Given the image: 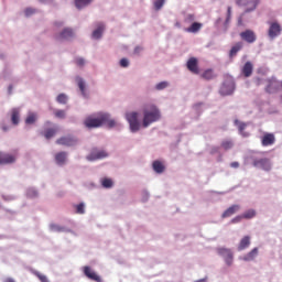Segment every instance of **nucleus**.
<instances>
[{
	"label": "nucleus",
	"mask_w": 282,
	"mask_h": 282,
	"mask_svg": "<svg viewBox=\"0 0 282 282\" xmlns=\"http://www.w3.org/2000/svg\"><path fill=\"white\" fill-rule=\"evenodd\" d=\"M84 124L87 127V129H97L98 127H102V124H107L109 129L120 126V123H118V121L115 119H111V115L107 112L99 113L97 118L87 117Z\"/></svg>",
	"instance_id": "obj_1"
},
{
	"label": "nucleus",
	"mask_w": 282,
	"mask_h": 282,
	"mask_svg": "<svg viewBox=\"0 0 282 282\" xmlns=\"http://www.w3.org/2000/svg\"><path fill=\"white\" fill-rule=\"evenodd\" d=\"M249 161L254 169L270 173L272 171V160L265 158L263 153L256 152L249 156Z\"/></svg>",
	"instance_id": "obj_2"
},
{
	"label": "nucleus",
	"mask_w": 282,
	"mask_h": 282,
	"mask_svg": "<svg viewBox=\"0 0 282 282\" xmlns=\"http://www.w3.org/2000/svg\"><path fill=\"white\" fill-rule=\"evenodd\" d=\"M162 115L160 113V109L155 105L147 106L143 109V121L142 127L143 129H148V127H151L153 122H158Z\"/></svg>",
	"instance_id": "obj_3"
},
{
	"label": "nucleus",
	"mask_w": 282,
	"mask_h": 282,
	"mask_svg": "<svg viewBox=\"0 0 282 282\" xmlns=\"http://www.w3.org/2000/svg\"><path fill=\"white\" fill-rule=\"evenodd\" d=\"M236 89L237 85L235 84V78H232V76H227L223 82L219 94L220 96H232Z\"/></svg>",
	"instance_id": "obj_4"
},
{
	"label": "nucleus",
	"mask_w": 282,
	"mask_h": 282,
	"mask_svg": "<svg viewBox=\"0 0 282 282\" xmlns=\"http://www.w3.org/2000/svg\"><path fill=\"white\" fill-rule=\"evenodd\" d=\"M140 113L137 111L126 113V120L130 127L131 133H138L140 131Z\"/></svg>",
	"instance_id": "obj_5"
},
{
	"label": "nucleus",
	"mask_w": 282,
	"mask_h": 282,
	"mask_svg": "<svg viewBox=\"0 0 282 282\" xmlns=\"http://www.w3.org/2000/svg\"><path fill=\"white\" fill-rule=\"evenodd\" d=\"M217 253L224 259L226 265L230 267L235 262V253L232 252V249L220 247L217 248Z\"/></svg>",
	"instance_id": "obj_6"
},
{
	"label": "nucleus",
	"mask_w": 282,
	"mask_h": 282,
	"mask_svg": "<svg viewBox=\"0 0 282 282\" xmlns=\"http://www.w3.org/2000/svg\"><path fill=\"white\" fill-rule=\"evenodd\" d=\"M267 86L265 91L267 94H278L279 89H281V82L276 79V77H270L265 79Z\"/></svg>",
	"instance_id": "obj_7"
},
{
	"label": "nucleus",
	"mask_w": 282,
	"mask_h": 282,
	"mask_svg": "<svg viewBox=\"0 0 282 282\" xmlns=\"http://www.w3.org/2000/svg\"><path fill=\"white\" fill-rule=\"evenodd\" d=\"M239 7L246 8L245 12H254L257 6H259V0H236Z\"/></svg>",
	"instance_id": "obj_8"
},
{
	"label": "nucleus",
	"mask_w": 282,
	"mask_h": 282,
	"mask_svg": "<svg viewBox=\"0 0 282 282\" xmlns=\"http://www.w3.org/2000/svg\"><path fill=\"white\" fill-rule=\"evenodd\" d=\"M105 158H109V153L105 150H93L90 154L86 156L88 162H96V160H105Z\"/></svg>",
	"instance_id": "obj_9"
},
{
	"label": "nucleus",
	"mask_w": 282,
	"mask_h": 282,
	"mask_svg": "<svg viewBox=\"0 0 282 282\" xmlns=\"http://www.w3.org/2000/svg\"><path fill=\"white\" fill-rule=\"evenodd\" d=\"M268 36L274 41L276 36H281V24L279 22H271L268 31Z\"/></svg>",
	"instance_id": "obj_10"
},
{
	"label": "nucleus",
	"mask_w": 282,
	"mask_h": 282,
	"mask_svg": "<svg viewBox=\"0 0 282 282\" xmlns=\"http://www.w3.org/2000/svg\"><path fill=\"white\" fill-rule=\"evenodd\" d=\"M57 144H62V147H76L78 144V139L73 135L62 137L57 139Z\"/></svg>",
	"instance_id": "obj_11"
},
{
	"label": "nucleus",
	"mask_w": 282,
	"mask_h": 282,
	"mask_svg": "<svg viewBox=\"0 0 282 282\" xmlns=\"http://www.w3.org/2000/svg\"><path fill=\"white\" fill-rule=\"evenodd\" d=\"M74 39V30L66 28L56 35L57 41H72Z\"/></svg>",
	"instance_id": "obj_12"
},
{
	"label": "nucleus",
	"mask_w": 282,
	"mask_h": 282,
	"mask_svg": "<svg viewBox=\"0 0 282 282\" xmlns=\"http://www.w3.org/2000/svg\"><path fill=\"white\" fill-rule=\"evenodd\" d=\"M240 37L242 41H246V43H254L257 41V34L252 30L241 32Z\"/></svg>",
	"instance_id": "obj_13"
},
{
	"label": "nucleus",
	"mask_w": 282,
	"mask_h": 282,
	"mask_svg": "<svg viewBox=\"0 0 282 282\" xmlns=\"http://www.w3.org/2000/svg\"><path fill=\"white\" fill-rule=\"evenodd\" d=\"M104 32H105V23L98 22L96 24V30H94L91 33V39H94V41H99V39H102Z\"/></svg>",
	"instance_id": "obj_14"
},
{
	"label": "nucleus",
	"mask_w": 282,
	"mask_h": 282,
	"mask_svg": "<svg viewBox=\"0 0 282 282\" xmlns=\"http://www.w3.org/2000/svg\"><path fill=\"white\" fill-rule=\"evenodd\" d=\"M84 274L90 281L102 282V279L100 278V275L95 273V271L90 267H84Z\"/></svg>",
	"instance_id": "obj_15"
},
{
	"label": "nucleus",
	"mask_w": 282,
	"mask_h": 282,
	"mask_svg": "<svg viewBox=\"0 0 282 282\" xmlns=\"http://www.w3.org/2000/svg\"><path fill=\"white\" fill-rule=\"evenodd\" d=\"M76 83L83 98H86V99L89 98V93H87V84L85 83V79H83L82 77H77Z\"/></svg>",
	"instance_id": "obj_16"
},
{
	"label": "nucleus",
	"mask_w": 282,
	"mask_h": 282,
	"mask_svg": "<svg viewBox=\"0 0 282 282\" xmlns=\"http://www.w3.org/2000/svg\"><path fill=\"white\" fill-rule=\"evenodd\" d=\"M276 142V138L273 133H265L261 139L262 147H272Z\"/></svg>",
	"instance_id": "obj_17"
},
{
	"label": "nucleus",
	"mask_w": 282,
	"mask_h": 282,
	"mask_svg": "<svg viewBox=\"0 0 282 282\" xmlns=\"http://www.w3.org/2000/svg\"><path fill=\"white\" fill-rule=\"evenodd\" d=\"M253 69L254 66L252 65V62H246L241 68V74L245 76V78H250L252 76Z\"/></svg>",
	"instance_id": "obj_18"
},
{
	"label": "nucleus",
	"mask_w": 282,
	"mask_h": 282,
	"mask_svg": "<svg viewBox=\"0 0 282 282\" xmlns=\"http://www.w3.org/2000/svg\"><path fill=\"white\" fill-rule=\"evenodd\" d=\"M256 257H259V248H253L251 251H249L243 257H240L239 259L241 261H254Z\"/></svg>",
	"instance_id": "obj_19"
},
{
	"label": "nucleus",
	"mask_w": 282,
	"mask_h": 282,
	"mask_svg": "<svg viewBox=\"0 0 282 282\" xmlns=\"http://www.w3.org/2000/svg\"><path fill=\"white\" fill-rule=\"evenodd\" d=\"M234 122L235 126L238 127L239 134L242 135V138H248L250 135V133L245 131L246 127H248V123L241 122L238 119H236Z\"/></svg>",
	"instance_id": "obj_20"
},
{
	"label": "nucleus",
	"mask_w": 282,
	"mask_h": 282,
	"mask_svg": "<svg viewBox=\"0 0 282 282\" xmlns=\"http://www.w3.org/2000/svg\"><path fill=\"white\" fill-rule=\"evenodd\" d=\"M240 208H241V206H239V205H231L229 208H227L223 213V215H221L223 219H226L228 217H232V215H235V213H238V210H240Z\"/></svg>",
	"instance_id": "obj_21"
},
{
	"label": "nucleus",
	"mask_w": 282,
	"mask_h": 282,
	"mask_svg": "<svg viewBox=\"0 0 282 282\" xmlns=\"http://www.w3.org/2000/svg\"><path fill=\"white\" fill-rule=\"evenodd\" d=\"M187 69H189L192 74H199V67L197 66V58L192 57L187 61Z\"/></svg>",
	"instance_id": "obj_22"
},
{
	"label": "nucleus",
	"mask_w": 282,
	"mask_h": 282,
	"mask_svg": "<svg viewBox=\"0 0 282 282\" xmlns=\"http://www.w3.org/2000/svg\"><path fill=\"white\" fill-rule=\"evenodd\" d=\"M202 28H204V24L199 22H192L191 25L185 29V31L188 32L189 34H197V32H199Z\"/></svg>",
	"instance_id": "obj_23"
},
{
	"label": "nucleus",
	"mask_w": 282,
	"mask_h": 282,
	"mask_svg": "<svg viewBox=\"0 0 282 282\" xmlns=\"http://www.w3.org/2000/svg\"><path fill=\"white\" fill-rule=\"evenodd\" d=\"M55 162L58 166H65V162H67V152H58L55 154Z\"/></svg>",
	"instance_id": "obj_24"
},
{
	"label": "nucleus",
	"mask_w": 282,
	"mask_h": 282,
	"mask_svg": "<svg viewBox=\"0 0 282 282\" xmlns=\"http://www.w3.org/2000/svg\"><path fill=\"white\" fill-rule=\"evenodd\" d=\"M17 162V158L12 154H0V164H12Z\"/></svg>",
	"instance_id": "obj_25"
},
{
	"label": "nucleus",
	"mask_w": 282,
	"mask_h": 282,
	"mask_svg": "<svg viewBox=\"0 0 282 282\" xmlns=\"http://www.w3.org/2000/svg\"><path fill=\"white\" fill-rule=\"evenodd\" d=\"M247 248H250V236H245L239 245H238V252H241L246 250Z\"/></svg>",
	"instance_id": "obj_26"
},
{
	"label": "nucleus",
	"mask_w": 282,
	"mask_h": 282,
	"mask_svg": "<svg viewBox=\"0 0 282 282\" xmlns=\"http://www.w3.org/2000/svg\"><path fill=\"white\" fill-rule=\"evenodd\" d=\"M152 169L154 173H158L160 175L164 173L166 166H164V163H162L161 161H153Z\"/></svg>",
	"instance_id": "obj_27"
},
{
	"label": "nucleus",
	"mask_w": 282,
	"mask_h": 282,
	"mask_svg": "<svg viewBox=\"0 0 282 282\" xmlns=\"http://www.w3.org/2000/svg\"><path fill=\"white\" fill-rule=\"evenodd\" d=\"M20 113H21V111L19 110V108H13L11 110V122H12V124H19Z\"/></svg>",
	"instance_id": "obj_28"
},
{
	"label": "nucleus",
	"mask_w": 282,
	"mask_h": 282,
	"mask_svg": "<svg viewBox=\"0 0 282 282\" xmlns=\"http://www.w3.org/2000/svg\"><path fill=\"white\" fill-rule=\"evenodd\" d=\"M230 19H232V7L227 8V18L224 22V31L228 30V25H230Z\"/></svg>",
	"instance_id": "obj_29"
},
{
	"label": "nucleus",
	"mask_w": 282,
	"mask_h": 282,
	"mask_svg": "<svg viewBox=\"0 0 282 282\" xmlns=\"http://www.w3.org/2000/svg\"><path fill=\"white\" fill-rule=\"evenodd\" d=\"M93 0H75V6L77 10H83V8H87Z\"/></svg>",
	"instance_id": "obj_30"
},
{
	"label": "nucleus",
	"mask_w": 282,
	"mask_h": 282,
	"mask_svg": "<svg viewBox=\"0 0 282 282\" xmlns=\"http://www.w3.org/2000/svg\"><path fill=\"white\" fill-rule=\"evenodd\" d=\"M183 23L185 25H192V23H195V14L193 13H186L183 19Z\"/></svg>",
	"instance_id": "obj_31"
},
{
	"label": "nucleus",
	"mask_w": 282,
	"mask_h": 282,
	"mask_svg": "<svg viewBox=\"0 0 282 282\" xmlns=\"http://www.w3.org/2000/svg\"><path fill=\"white\" fill-rule=\"evenodd\" d=\"M57 131H58L57 128H50V129L45 130L44 138L46 140H50V139H52V138H54L56 135Z\"/></svg>",
	"instance_id": "obj_32"
},
{
	"label": "nucleus",
	"mask_w": 282,
	"mask_h": 282,
	"mask_svg": "<svg viewBox=\"0 0 282 282\" xmlns=\"http://www.w3.org/2000/svg\"><path fill=\"white\" fill-rule=\"evenodd\" d=\"M50 230L52 232H67V228L56 225V224H51L50 225Z\"/></svg>",
	"instance_id": "obj_33"
},
{
	"label": "nucleus",
	"mask_w": 282,
	"mask_h": 282,
	"mask_svg": "<svg viewBox=\"0 0 282 282\" xmlns=\"http://www.w3.org/2000/svg\"><path fill=\"white\" fill-rule=\"evenodd\" d=\"M220 147L225 150V151H230V149H232V147H235V143L232 142V140L227 139L221 141Z\"/></svg>",
	"instance_id": "obj_34"
},
{
	"label": "nucleus",
	"mask_w": 282,
	"mask_h": 282,
	"mask_svg": "<svg viewBox=\"0 0 282 282\" xmlns=\"http://www.w3.org/2000/svg\"><path fill=\"white\" fill-rule=\"evenodd\" d=\"M257 217V210L248 209L242 214L243 219H254Z\"/></svg>",
	"instance_id": "obj_35"
},
{
	"label": "nucleus",
	"mask_w": 282,
	"mask_h": 282,
	"mask_svg": "<svg viewBox=\"0 0 282 282\" xmlns=\"http://www.w3.org/2000/svg\"><path fill=\"white\" fill-rule=\"evenodd\" d=\"M36 113L35 112H29L26 119H25V124H34L36 122Z\"/></svg>",
	"instance_id": "obj_36"
},
{
	"label": "nucleus",
	"mask_w": 282,
	"mask_h": 282,
	"mask_svg": "<svg viewBox=\"0 0 282 282\" xmlns=\"http://www.w3.org/2000/svg\"><path fill=\"white\" fill-rule=\"evenodd\" d=\"M26 197H30L31 199H34L35 197H39V191L34 187H30L26 189Z\"/></svg>",
	"instance_id": "obj_37"
},
{
	"label": "nucleus",
	"mask_w": 282,
	"mask_h": 282,
	"mask_svg": "<svg viewBox=\"0 0 282 282\" xmlns=\"http://www.w3.org/2000/svg\"><path fill=\"white\" fill-rule=\"evenodd\" d=\"M203 78H205V80H213V78H215V73L213 69H207L203 73Z\"/></svg>",
	"instance_id": "obj_38"
},
{
	"label": "nucleus",
	"mask_w": 282,
	"mask_h": 282,
	"mask_svg": "<svg viewBox=\"0 0 282 282\" xmlns=\"http://www.w3.org/2000/svg\"><path fill=\"white\" fill-rule=\"evenodd\" d=\"M169 82H160L154 86V89H156V91H162L164 89H166V87H169Z\"/></svg>",
	"instance_id": "obj_39"
},
{
	"label": "nucleus",
	"mask_w": 282,
	"mask_h": 282,
	"mask_svg": "<svg viewBox=\"0 0 282 282\" xmlns=\"http://www.w3.org/2000/svg\"><path fill=\"white\" fill-rule=\"evenodd\" d=\"M67 95L65 94H59L57 97H56V102H58L59 105H67Z\"/></svg>",
	"instance_id": "obj_40"
},
{
	"label": "nucleus",
	"mask_w": 282,
	"mask_h": 282,
	"mask_svg": "<svg viewBox=\"0 0 282 282\" xmlns=\"http://www.w3.org/2000/svg\"><path fill=\"white\" fill-rule=\"evenodd\" d=\"M101 186L104 188H111L113 186V181L111 178H102Z\"/></svg>",
	"instance_id": "obj_41"
},
{
	"label": "nucleus",
	"mask_w": 282,
	"mask_h": 282,
	"mask_svg": "<svg viewBox=\"0 0 282 282\" xmlns=\"http://www.w3.org/2000/svg\"><path fill=\"white\" fill-rule=\"evenodd\" d=\"M77 215H85V203L75 206Z\"/></svg>",
	"instance_id": "obj_42"
},
{
	"label": "nucleus",
	"mask_w": 282,
	"mask_h": 282,
	"mask_svg": "<svg viewBox=\"0 0 282 282\" xmlns=\"http://www.w3.org/2000/svg\"><path fill=\"white\" fill-rule=\"evenodd\" d=\"M164 3H166V0H155L154 1V9L158 10H162V8H164Z\"/></svg>",
	"instance_id": "obj_43"
},
{
	"label": "nucleus",
	"mask_w": 282,
	"mask_h": 282,
	"mask_svg": "<svg viewBox=\"0 0 282 282\" xmlns=\"http://www.w3.org/2000/svg\"><path fill=\"white\" fill-rule=\"evenodd\" d=\"M241 50V44H236L235 46L231 47L229 56H236L237 52H239Z\"/></svg>",
	"instance_id": "obj_44"
},
{
	"label": "nucleus",
	"mask_w": 282,
	"mask_h": 282,
	"mask_svg": "<svg viewBox=\"0 0 282 282\" xmlns=\"http://www.w3.org/2000/svg\"><path fill=\"white\" fill-rule=\"evenodd\" d=\"M55 118H59L61 120H64V118H66L67 113L65 112V110H55L54 112Z\"/></svg>",
	"instance_id": "obj_45"
},
{
	"label": "nucleus",
	"mask_w": 282,
	"mask_h": 282,
	"mask_svg": "<svg viewBox=\"0 0 282 282\" xmlns=\"http://www.w3.org/2000/svg\"><path fill=\"white\" fill-rule=\"evenodd\" d=\"M33 274L35 276H37V279L41 281V282H50V280L47 279V275H43L41 274V272L39 271H34Z\"/></svg>",
	"instance_id": "obj_46"
},
{
	"label": "nucleus",
	"mask_w": 282,
	"mask_h": 282,
	"mask_svg": "<svg viewBox=\"0 0 282 282\" xmlns=\"http://www.w3.org/2000/svg\"><path fill=\"white\" fill-rule=\"evenodd\" d=\"M75 63L78 67H85V58L83 57L75 58Z\"/></svg>",
	"instance_id": "obj_47"
},
{
	"label": "nucleus",
	"mask_w": 282,
	"mask_h": 282,
	"mask_svg": "<svg viewBox=\"0 0 282 282\" xmlns=\"http://www.w3.org/2000/svg\"><path fill=\"white\" fill-rule=\"evenodd\" d=\"M202 107H204V104H196V105H194L193 110L196 113H202V111H203Z\"/></svg>",
	"instance_id": "obj_48"
},
{
	"label": "nucleus",
	"mask_w": 282,
	"mask_h": 282,
	"mask_svg": "<svg viewBox=\"0 0 282 282\" xmlns=\"http://www.w3.org/2000/svg\"><path fill=\"white\" fill-rule=\"evenodd\" d=\"M119 64H120V67L127 68L129 67V59L123 57L120 59Z\"/></svg>",
	"instance_id": "obj_49"
},
{
	"label": "nucleus",
	"mask_w": 282,
	"mask_h": 282,
	"mask_svg": "<svg viewBox=\"0 0 282 282\" xmlns=\"http://www.w3.org/2000/svg\"><path fill=\"white\" fill-rule=\"evenodd\" d=\"M34 12H36L34 9L26 8L24 11V14H25V17H32V14H34Z\"/></svg>",
	"instance_id": "obj_50"
},
{
	"label": "nucleus",
	"mask_w": 282,
	"mask_h": 282,
	"mask_svg": "<svg viewBox=\"0 0 282 282\" xmlns=\"http://www.w3.org/2000/svg\"><path fill=\"white\" fill-rule=\"evenodd\" d=\"M241 219H243L242 215L236 216L235 218L231 219V223L232 224H239L241 221Z\"/></svg>",
	"instance_id": "obj_51"
},
{
	"label": "nucleus",
	"mask_w": 282,
	"mask_h": 282,
	"mask_svg": "<svg viewBox=\"0 0 282 282\" xmlns=\"http://www.w3.org/2000/svg\"><path fill=\"white\" fill-rule=\"evenodd\" d=\"M149 197H150L149 193L147 191H143L142 192V202H149Z\"/></svg>",
	"instance_id": "obj_52"
},
{
	"label": "nucleus",
	"mask_w": 282,
	"mask_h": 282,
	"mask_svg": "<svg viewBox=\"0 0 282 282\" xmlns=\"http://www.w3.org/2000/svg\"><path fill=\"white\" fill-rule=\"evenodd\" d=\"M219 150H220L219 147H213V148L210 149L212 155H215V153H219Z\"/></svg>",
	"instance_id": "obj_53"
},
{
	"label": "nucleus",
	"mask_w": 282,
	"mask_h": 282,
	"mask_svg": "<svg viewBox=\"0 0 282 282\" xmlns=\"http://www.w3.org/2000/svg\"><path fill=\"white\" fill-rule=\"evenodd\" d=\"M230 166L231 169H239V162H231Z\"/></svg>",
	"instance_id": "obj_54"
},
{
	"label": "nucleus",
	"mask_w": 282,
	"mask_h": 282,
	"mask_svg": "<svg viewBox=\"0 0 282 282\" xmlns=\"http://www.w3.org/2000/svg\"><path fill=\"white\" fill-rule=\"evenodd\" d=\"M219 23H221V18H218L215 22L216 28H219Z\"/></svg>",
	"instance_id": "obj_55"
},
{
	"label": "nucleus",
	"mask_w": 282,
	"mask_h": 282,
	"mask_svg": "<svg viewBox=\"0 0 282 282\" xmlns=\"http://www.w3.org/2000/svg\"><path fill=\"white\" fill-rule=\"evenodd\" d=\"M141 47L140 46H137L135 48H134V54H140V52H141Z\"/></svg>",
	"instance_id": "obj_56"
},
{
	"label": "nucleus",
	"mask_w": 282,
	"mask_h": 282,
	"mask_svg": "<svg viewBox=\"0 0 282 282\" xmlns=\"http://www.w3.org/2000/svg\"><path fill=\"white\" fill-rule=\"evenodd\" d=\"M40 3H52V0H39Z\"/></svg>",
	"instance_id": "obj_57"
},
{
	"label": "nucleus",
	"mask_w": 282,
	"mask_h": 282,
	"mask_svg": "<svg viewBox=\"0 0 282 282\" xmlns=\"http://www.w3.org/2000/svg\"><path fill=\"white\" fill-rule=\"evenodd\" d=\"M3 282H14V279L8 278V279L3 280Z\"/></svg>",
	"instance_id": "obj_58"
},
{
	"label": "nucleus",
	"mask_w": 282,
	"mask_h": 282,
	"mask_svg": "<svg viewBox=\"0 0 282 282\" xmlns=\"http://www.w3.org/2000/svg\"><path fill=\"white\" fill-rule=\"evenodd\" d=\"M216 193L217 195H226V192H214Z\"/></svg>",
	"instance_id": "obj_59"
},
{
	"label": "nucleus",
	"mask_w": 282,
	"mask_h": 282,
	"mask_svg": "<svg viewBox=\"0 0 282 282\" xmlns=\"http://www.w3.org/2000/svg\"><path fill=\"white\" fill-rule=\"evenodd\" d=\"M8 91L9 94H12V86H9Z\"/></svg>",
	"instance_id": "obj_60"
},
{
	"label": "nucleus",
	"mask_w": 282,
	"mask_h": 282,
	"mask_svg": "<svg viewBox=\"0 0 282 282\" xmlns=\"http://www.w3.org/2000/svg\"><path fill=\"white\" fill-rule=\"evenodd\" d=\"M175 26H176V28H181L182 24H180V22H176V23H175Z\"/></svg>",
	"instance_id": "obj_61"
},
{
	"label": "nucleus",
	"mask_w": 282,
	"mask_h": 282,
	"mask_svg": "<svg viewBox=\"0 0 282 282\" xmlns=\"http://www.w3.org/2000/svg\"><path fill=\"white\" fill-rule=\"evenodd\" d=\"M238 25H241V18H239L238 20Z\"/></svg>",
	"instance_id": "obj_62"
},
{
	"label": "nucleus",
	"mask_w": 282,
	"mask_h": 282,
	"mask_svg": "<svg viewBox=\"0 0 282 282\" xmlns=\"http://www.w3.org/2000/svg\"><path fill=\"white\" fill-rule=\"evenodd\" d=\"M2 129H3V131H8V127H3Z\"/></svg>",
	"instance_id": "obj_63"
},
{
	"label": "nucleus",
	"mask_w": 282,
	"mask_h": 282,
	"mask_svg": "<svg viewBox=\"0 0 282 282\" xmlns=\"http://www.w3.org/2000/svg\"><path fill=\"white\" fill-rule=\"evenodd\" d=\"M46 124H52V122L48 121V122H46Z\"/></svg>",
	"instance_id": "obj_64"
}]
</instances>
